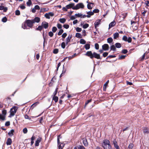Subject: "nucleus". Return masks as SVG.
I'll use <instances>...</instances> for the list:
<instances>
[{
	"instance_id": "1",
	"label": "nucleus",
	"mask_w": 149,
	"mask_h": 149,
	"mask_svg": "<svg viewBox=\"0 0 149 149\" xmlns=\"http://www.w3.org/2000/svg\"><path fill=\"white\" fill-rule=\"evenodd\" d=\"M34 24L32 19H26L22 25V28L24 29H29L32 28Z\"/></svg>"
},
{
	"instance_id": "2",
	"label": "nucleus",
	"mask_w": 149,
	"mask_h": 149,
	"mask_svg": "<svg viewBox=\"0 0 149 149\" xmlns=\"http://www.w3.org/2000/svg\"><path fill=\"white\" fill-rule=\"evenodd\" d=\"M85 55L86 56L89 57L91 59H93V58H95L97 59H101L100 55L99 54H97L95 52H94L92 53L91 51H87Z\"/></svg>"
},
{
	"instance_id": "3",
	"label": "nucleus",
	"mask_w": 149,
	"mask_h": 149,
	"mask_svg": "<svg viewBox=\"0 0 149 149\" xmlns=\"http://www.w3.org/2000/svg\"><path fill=\"white\" fill-rule=\"evenodd\" d=\"M102 145L104 149H111L112 148L110 142L107 139H104L103 141Z\"/></svg>"
},
{
	"instance_id": "4",
	"label": "nucleus",
	"mask_w": 149,
	"mask_h": 149,
	"mask_svg": "<svg viewBox=\"0 0 149 149\" xmlns=\"http://www.w3.org/2000/svg\"><path fill=\"white\" fill-rule=\"evenodd\" d=\"M60 136V135H59L57 136V144L58 148V149H63L65 146V144L63 143H61L59 139V137Z\"/></svg>"
},
{
	"instance_id": "5",
	"label": "nucleus",
	"mask_w": 149,
	"mask_h": 149,
	"mask_svg": "<svg viewBox=\"0 0 149 149\" xmlns=\"http://www.w3.org/2000/svg\"><path fill=\"white\" fill-rule=\"evenodd\" d=\"M17 107L14 106L10 110V116H14L17 112Z\"/></svg>"
},
{
	"instance_id": "6",
	"label": "nucleus",
	"mask_w": 149,
	"mask_h": 149,
	"mask_svg": "<svg viewBox=\"0 0 149 149\" xmlns=\"http://www.w3.org/2000/svg\"><path fill=\"white\" fill-rule=\"evenodd\" d=\"M84 6L82 3H79L77 4L73 8V10H78L79 8H84Z\"/></svg>"
},
{
	"instance_id": "7",
	"label": "nucleus",
	"mask_w": 149,
	"mask_h": 149,
	"mask_svg": "<svg viewBox=\"0 0 149 149\" xmlns=\"http://www.w3.org/2000/svg\"><path fill=\"white\" fill-rule=\"evenodd\" d=\"M101 20L97 19V20L95 23V28L96 29L97 31L98 30V29L97 28V27L100 24Z\"/></svg>"
},
{
	"instance_id": "8",
	"label": "nucleus",
	"mask_w": 149,
	"mask_h": 149,
	"mask_svg": "<svg viewBox=\"0 0 149 149\" xmlns=\"http://www.w3.org/2000/svg\"><path fill=\"white\" fill-rule=\"evenodd\" d=\"M41 25L42 26L43 28L46 29L48 27L49 24L48 22H46L44 21L42 22Z\"/></svg>"
},
{
	"instance_id": "9",
	"label": "nucleus",
	"mask_w": 149,
	"mask_h": 149,
	"mask_svg": "<svg viewBox=\"0 0 149 149\" xmlns=\"http://www.w3.org/2000/svg\"><path fill=\"white\" fill-rule=\"evenodd\" d=\"M102 49L104 51H108L109 48V45L108 44H105L102 45Z\"/></svg>"
},
{
	"instance_id": "10",
	"label": "nucleus",
	"mask_w": 149,
	"mask_h": 149,
	"mask_svg": "<svg viewBox=\"0 0 149 149\" xmlns=\"http://www.w3.org/2000/svg\"><path fill=\"white\" fill-rule=\"evenodd\" d=\"M75 4L74 3H72L66 6V7L68 9L71 8H72L73 10V8L74 7Z\"/></svg>"
},
{
	"instance_id": "11",
	"label": "nucleus",
	"mask_w": 149,
	"mask_h": 149,
	"mask_svg": "<svg viewBox=\"0 0 149 149\" xmlns=\"http://www.w3.org/2000/svg\"><path fill=\"white\" fill-rule=\"evenodd\" d=\"M56 79L55 77H54L52 79L51 82L49 83V86H52L55 83V81L54 80Z\"/></svg>"
},
{
	"instance_id": "12",
	"label": "nucleus",
	"mask_w": 149,
	"mask_h": 149,
	"mask_svg": "<svg viewBox=\"0 0 149 149\" xmlns=\"http://www.w3.org/2000/svg\"><path fill=\"white\" fill-rule=\"evenodd\" d=\"M72 38V35H69L68 37L65 39L66 41V45H68V43L70 41L71 39Z\"/></svg>"
},
{
	"instance_id": "13",
	"label": "nucleus",
	"mask_w": 149,
	"mask_h": 149,
	"mask_svg": "<svg viewBox=\"0 0 149 149\" xmlns=\"http://www.w3.org/2000/svg\"><path fill=\"white\" fill-rule=\"evenodd\" d=\"M42 140L41 138L39 137L36 141L35 143V145L36 146H38L39 145V143H40Z\"/></svg>"
},
{
	"instance_id": "14",
	"label": "nucleus",
	"mask_w": 149,
	"mask_h": 149,
	"mask_svg": "<svg viewBox=\"0 0 149 149\" xmlns=\"http://www.w3.org/2000/svg\"><path fill=\"white\" fill-rule=\"evenodd\" d=\"M56 94H55L54 95H52V96H53L52 97V100H54L55 102H57L58 100V97L56 96Z\"/></svg>"
},
{
	"instance_id": "15",
	"label": "nucleus",
	"mask_w": 149,
	"mask_h": 149,
	"mask_svg": "<svg viewBox=\"0 0 149 149\" xmlns=\"http://www.w3.org/2000/svg\"><path fill=\"white\" fill-rule=\"evenodd\" d=\"M84 145L85 146H87L88 145V143L87 142V139L85 138H83L82 139Z\"/></svg>"
},
{
	"instance_id": "16",
	"label": "nucleus",
	"mask_w": 149,
	"mask_h": 149,
	"mask_svg": "<svg viewBox=\"0 0 149 149\" xmlns=\"http://www.w3.org/2000/svg\"><path fill=\"white\" fill-rule=\"evenodd\" d=\"M116 24V22L114 20L111 22L109 25V29H110L114 26Z\"/></svg>"
},
{
	"instance_id": "17",
	"label": "nucleus",
	"mask_w": 149,
	"mask_h": 149,
	"mask_svg": "<svg viewBox=\"0 0 149 149\" xmlns=\"http://www.w3.org/2000/svg\"><path fill=\"white\" fill-rule=\"evenodd\" d=\"M32 19L34 22V24L35 22L38 23L40 21V18L38 17H36L34 19Z\"/></svg>"
},
{
	"instance_id": "18",
	"label": "nucleus",
	"mask_w": 149,
	"mask_h": 149,
	"mask_svg": "<svg viewBox=\"0 0 149 149\" xmlns=\"http://www.w3.org/2000/svg\"><path fill=\"white\" fill-rule=\"evenodd\" d=\"M113 144L114 147L116 149L117 148H119V146L118 145L117 142L116 141L114 140L113 142Z\"/></svg>"
},
{
	"instance_id": "19",
	"label": "nucleus",
	"mask_w": 149,
	"mask_h": 149,
	"mask_svg": "<svg viewBox=\"0 0 149 149\" xmlns=\"http://www.w3.org/2000/svg\"><path fill=\"white\" fill-rule=\"evenodd\" d=\"M12 142V140L11 139L9 138L7 139L6 144L7 145H10L11 144Z\"/></svg>"
},
{
	"instance_id": "20",
	"label": "nucleus",
	"mask_w": 149,
	"mask_h": 149,
	"mask_svg": "<svg viewBox=\"0 0 149 149\" xmlns=\"http://www.w3.org/2000/svg\"><path fill=\"white\" fill-rule=\"evenodd\" d=\"M109 83V80H108L107 81H106L105 83L104 84L103 86V90L104 91H106V89L107 86L108 84Z\"/></svg>"
},
{
	"instance_id": "21",
	"label": "nucleus",
	"mask_w": 149,
	"mask_h": 149,
	"mask_svg": "<svg viewBox=\"0 0 149 149\" xmlns=\"http://www.w3.org/2000/svg\"><path fill=\"white\" fill-rule=\"evenodd\" d=\"M113 38L116 39L119 36V34L118 33H115L113 34Z\"/></svg>"
},
{
	"instance_id": "22",
	"label": "nucleus",
	"mask_w": 149,
	"mask_h": 149,
	"mask_svg": "<svg viewBox=\"0 0 149 149\" xmlns=\"http://www.w3.org/2000/svg\"><path fill=\"white\" fill-rule=\"evenodd\" d=\"M113 41V39L111 37H109L107 38V42L109 43H111Z\"/></svg>"
},
{
	"instance_id": "23",
	"label": "nucleus",
	"mask_w": 149,
	"mask_h": 149,
	"mask_svg": "<svg viewBox=\"0 0 149 149\" xmlns=\"http://www.w3.org/2000/svg\"><path fill=\"white\" fill-rule=\"evenodd\" d=\"M116 46L114 45H112L110 47L111 50L115 51L116 50Z\"/></svg>"
},
{
	"instance_id": "24",
	"label": "nucleus",
	"mask_w": 149,
	"mask_h": 149,
	"mask_svg": "<svg viewBox=\"0 0 149 149\" xmlns=\"http://www.w3.org/2000/svg\"><path fill=\"white\" fill-rule=\"evenodd\" d=\"M84 47L86 50H88L89 49L90 47V45L89 44H86L84 45Z\"/></svg>"
},
{
	"instance_id": "25",
	"label": "nucleus",
	"mask_w": 149,
	"mask_h": 149,
	"mask_svg": "<svg viewBox=\"0 0 149 149\" xmlns=\"http://www.w3.org/2000/svg\"><path fill=\"white\" fill-rule=\"evenodd\" d=\"M115 46L117 48H120L121 47V44L120 43L117 42L115 43Z\"/></svg>"
},
{
	"instance_id": "26",
	"label": "nucleus",
	"mask_w": 149,
	"mask_h": 149,
	"mask_svg": "<svg viewBox=\"0 0 149 149\" xmlns=\"http://www.w3.org/2000/svg\"><path fill=\"white\" fill-rule=\"evenodd\" d=\"M66 19L64 18H60L59 21L60 22L62 23H64L66 21Z\"/></svg>"
},
{
	"instance_id": "27",
	"label": "nucleus",
	"mask_w": 149,
	"mask_h": 149,
	"mask_svg": "<svg viewBox=\"0 0 149 149\" xmlns=\"http://www.w3.org/2000/svg\"><path fill=\"white\" fill-rule=\"evenodd\" d=\"M143 133L144 134H148L149 132L148 130V128L146 127H144L143 129Z\"/></svg>"
},
{
	"instance_id": "28",
	"label": "nucleus",
	"mask_w": 149,
	"mask_h": 149,
	"mask_svg": "<svg viewBox=\"0 0 149 149\" xmlns=\"http://www.w3.org/2000/svg\"><path fill=\"white\" fill-rule=\"evenodd\" d=\"M14 131L13 130H11L8 133V134L10 136H12L13 135V133Z\"/></svg>"
},
{
	"instance_id": "29",
	"label": "nucleus",
	"mask_w": 149,
	"mask_h": 149,
	"mask_svg": "<svg viewBox=\"0 0 149 149\" xmlns=\"http://www.w3.org/2000/svg\"><path fill=\"white\" fill-rule=\"evenodd\" d=\"M43 28L42 25H40L36 29V30L37 31H41Z\"/></svg>"
},
{
	"instance_id": "30",
	"label": "nucleus",
	"mask_w": 149,
	"mask_h": 149,
	"mask_svg": "<svg viewBox=\"0 0 149 149\" xmlns=\"http://www.w3.org/2000/svg\"><path fill=\"white\" fill-rule=\"evenodd\" d=\"M75 36L76 37L78 38H82V36H81V34L78 33H76V34Z\"/></svg>"
},
{
	"instance_id": "31",
	"label": "nucleus",
	"mask_w": 149,
	"mask_h": 149,
	"mask_svg": "<svg viewBox=\"0 0 149 149\" xmlns=\"http://www.w3.org/2000/svg\"><path fill=\"white\" fill-rule=\"evenodd\" d=\"M134 146V145L132 143H130L128 146L127 149H132Z\"/></svg>"
},
{
	"instance_id": "32",
	"label": "nucleus",
	"mask_w": 149,
	"mask_h": 149,
	"mask_svg": "<svg viewBox=\"0 0 149 149\" xmlns=\"http://www.w3.org/2000/svg\"><path fill=\"white\" fill-rule=\"evenodd\" d=\"M80 43L81 44H84L86 43V41L84 39H81L80 40Z\"/></svg>"
},
{
	"instance_id": "33",
	"label": "nucleus",
	"mask_w": 149,
	"mask_h": 149,
	"mask_svg": "<svg viewBox=\"0 0 149 149\" xmlns=\"http://www.w3.org/2000/svg\"><path fill=\"white\" fill-rule=\"evenodd\" d=\"M5 119V116L0 114V120H4Z\"/></svg>"
},
{
	"instance_id": "34",
	"label": "nucleus",
	"mask_w": 149,
	"mask_h": 149,
	"mask_svg": "<svg viewBox=\"0 0 149 149\" xmlns=\"http://www.w3.org/2000/svg\"><path fill=\"white\" fill-rule=\"evenodd\" d=\"M87 13L88 14L87 15L90 16V17H91V16L93 15H94V13L93 12L89 11L87 12Z\"/></svg>"
},
{
	"instance_id": "35",
	"label": "nucleus",
	"mask_w": 149,
	"mask_h": 149,
	"mask_svg": "<svg viewBox=\"0 0 149 149\" xmlns=\"http://www.w3.org/2000/svg\"><path fill=\"white\" fill-rule=\"evenodd\" d=\"M64 31L63 30L61 29L59 30V31L58 33V36L61 35L62 33Z\"/></svg>"
},
{
	"instance_id": "36",
	"label": "nucleus",
	"mask_w": 149,
	"mask_h": 149,
	"mask_svg": "<svg viewBox=\"0 0 149 149\" xmlns=\"http://www.w3.org/2000/svg\"><path fill=\"white\" fill-rule=\"evenodd\" d=\"M122 15L123 16V19H124L127 16V13H124Z\"/></svg>"
},
{
	"instance_id": "37",
	"label": "nucleus",
	"mask_w": 149,
	"mask_h": 149,
	"mask_svg": "<svg viewBox=\"0 0 149 149\" xmlns=\"http://www.w3.org/2000/svg\"><path fill=\"white\" fill-rule=\"evenodd\" d=\"M7 20V18L6 17H3L1 20V21L3 22H6Z\"/></svg>"
},
{
	"instance_id": "38",
	"label": "nucleus",
	"mask_w": 149,
	"mask_h": 149,
	"mask_svg": "<svg viewBox=\"0 0 149 149\" xmlns=\"http://www.w3.org/2000/svg\"><path fill=\"white\" fill-rule=\"evenodd\" d=\"M58 49H55L53 50V53L54 54H57L58 52Z\"/></svg>"
},
{
	"instance_id": "39",
	"label": "nucleus",
	"mask_w": 149,
	"mask_h": 149,
	"mask_svg": "<svg viewBox=\"0 0 149 149\" xmlns=\"http://www.w3.org/2000/svg\"><path fill=\"white\" fill-rule=\"evenodd\" d=\"M126 55H122L119 56V57L118 58V59L119 60H121V59H125V57H126Z\"/></svg>"
},
{
	"instance_id": "40",
	"label": "nucleus",
	"mask_w": 149,
	"mask_h": 149,
	"mask_svg": "<svg viewBox=\"0 0 149 149\" xmlns=\"http://www.w3.org/2000/svg\"><path fill=\"white\" fill-rule=\"evenodd\" d=\"M78 149H85V147L82 145H79L77 146Z\"/></svg>"
},
{
	"instance_id": "41",
	"label": "nucleus",
	"mask_w": 149,
	"mask_h": 149,
	"mask_svg": "<svg viewBox=\"0 0 149 149\" xmlns=\"http://www.w3.org/2000/svg\"><path fill=\"white\" fill-rule=\"evenodd\" d=\"M75 15L76 17H81V16H82V14L78 13L77 14H76Z\"/></svg>"
},
{
	"instance_id": "42",
	"label": "nucleus",
	"mask_w": 149,
	"mask_h": 149,
	"mask_svg": "<svg viewBox=\"0 0 149 149\" xmlns=\"http://www.w3.org/2000/svg\"><path fill=\"white\" fill-rule=\"evenodd\" d=\"M61 47L63 49H64L65 47V43L64 42H62L61 44Z\"/></svg>"
},
{
	"instance_id": "43",
	"label": "nucleus",
	"mask_w": 149,
	"mask_h": 149,
	"mask_svg": "<svg viewBox=\"0 0 149 149\" xmlns=\"http://www.w3.org/2000/svg\"><path fill=\"white\" fill-rule=\"evenodd\" d=\"M122 40L125 41H127V38L126 36H123Z\"/></svg>"
},
{
	"instance_id": "44",
	"label": "nucleus",
	"mask_w": 149,
	"mask_h": 149,
	"mask_svg": "<svg viewBox=\"0 0 149 149\" xmlns=\"http://www.w3.org/2000/svg\"><path fill=\"white\" fill-rule=\"evenodd\" d=\"M94 6H91V5L88 3L87 5V8L89 9H91L92 8V7Z\"/></svg>"
},
{
	"instance_id": "45",
	"label": "nucleus",
	"mask_w": 149,
	"mask_h": 149,
	"mask_svg": "<svg viewBox=\"0 0 149 149\" xmlns=\"http://www.w3.org/2000/svg\"><path fill=\"white\" fill-rule=\"evenodd\" d=\"M14 94H12L10 96L7 97L6 98V99L7 100H10L11 99V98H10V97L14 96Z\"/></svg>"
},
{
	"instance_id": "46",
	"label": "nucleus",
	"mask_w": 149,
	"mask_h": 149,
	"mask_svg": "<svg viewBox=\"0 0 149 149\" xmlns=\"http://www.w3.org/2000/svg\"><path fill=\"white\" fill-rule=\"evenodd\" d=\"M57 30V28L56 27L54 26L52 28V31L53 32L55 33Z\"/></svg>"
},
{
	"instance_id": "47",
	"label": "nucleus",
	"mask_w": 149,
	"mask_h": 149,
	"mask_svg": "<svg viewBox=\"0 0 149 149\" xmlns=\"http://www.w3.org/2000/svg\"><path fill=\"white\" fill-rule=\"evenodd\" d=\"M89 26V24H84L83 26L84 29H86Z\"/></svg>"
},
{
	"instance_id": "48",
	"label": "nucleus",
	"mask_w": 149,
	"mask_h": 149,
	"mask_svg": "<svg viewBox=\"0 0 149 149\" xmlns=\"http://www.w3.org/2000/svg\"><path fill=\"white\" fill-rule=\"evenodd\" d=\"M95 47L96 49L97 50L99 49V45L97 43H96L95 44Z\"/></svg>"
},
{
	"instance_id": "49",
	"label": "nucleus",
	"mask_w": 149,
	"mask_h": 149,
	"mask_svg": "<svg viewBox=\"0 0 149 149\" xmlns=\"http://www.w3.org/2000/svg\"><path fill=\"white\" fill-rule=\"evenodd\" d=\"M128 52V51L126 49H123L121 51V52L124 54H126Z\"/></svg>"
},
{
	"instance_id": "50",
	"label": "nucleus",
	"mask_w": 149,
	"mask_h": 149,
	"mask_svg": "<svg viewBox=\"0 0 149 149\" xmlns=\"http://www.w3.org/2000/svg\"><path fill=\"white\" fill-rule=\"evenodd\" d=\"M15 15H20V12L19 10H17L15 12Z\"/></svg>"
},
{
	"instance_id": "51",
	"label": "nucleus",
	"mask_w": 149,
	"mask_h": 149,
	"mask_svg": "<svg viewBox=\"0 0 149 149\" xmlns=\"http://www.w3.org/2000/svg\"><path fill=\"white\" fill-rule=\"evenodd\" d=\"M63 27L66 29H68L69 27V25L68 24H64Z\"/></svg>"
},
{
	"instance_id": "52",
	"label": "nucleus",
	"mask_w": 149,
	"mask_h": 149,
	"mask_svg": "<svg viewBox=\"0 0 149 149\" xmlns=\"http://www.w3.org/2000/svg\"><path fill=\"white\" fill-rule=\"evenodd\" d=\"M45 16L46 18L48 19H49L50 18V17L49 16L48 13H45Z\"/></svg>"
},
{
	"instance_id": "53",
	"label": "nucleus",
	"mask_w": 149,
	"mask_h": 149,
	"mask_svg": "<svg viewBox=\"0 0 149 149\" xmlns=\"http://www.w3.org/2000/svg\"><path fill=\"white\" fill-rule=\"evenodd\" d=\"M26 4L27 6H30L32 4V2L31 1L28 0V1L27 2Z\"/></svg>"
},
{
	"instance_id": "54",
	"label": "nucleus",
	"mask_w": 149,
	"mask_h": 149,
	"mask_svg": "<svg viewBox=\"0 0 149 149\" xmlns=\"http://www.w3.org/2000/svg\"><path fill=\"white\" fill-rule=\"evenodd\" d=\"M76 31L77 32H80L81 31L82 29L81 28H79V27H77L76 28Z\"/></svg>"
},
{
	"instance_id": "55",
	"label": "nucleus",
	"mask_w": 149,
	"mask_h": 149,
	"mask_svg": "<svg viewBox=\"0 0 149 149\" xmlns=\"http://www.w3.org/2000/svg\"><path fill=\"white\" fill-rule=\"evenodd\" d=\"M67 34L66 33H63L62 35V37L64 39L67 36Z\"/></svg>"
},
{
	"instance_id": "56",
	"label": "nucleus",
	"mask_w": 149,
	"mask_h": 149,
	"mask_svg": "<svg viewBox=\"0 0 149 149\" xmlns=\"http://www.w3.org/2000/svg\"><path fill=\"white\" fill-rule=\"evenodd\" d=\"M116 57V56L115 55H109L107 57V58H106V59H107L108 58H114V57Z\"/></svg>"
},
{
	"instance_id": "57",
	"label": "nucleus",
	"mask_w": 149,
	"mask_h": 149,
	"mask_svg": "<svg viewBox=\"0 0 149 149\" xmlns=\"http://www.w3.org/2000/svg\"><path fill=\"white\" fill-rule=\"evenodd\" d=\"M57 26L58 29H61L62 27V25L60 24H58Z\"/></svg>"
},
{
	"instance_id": "58",
	"label": "nucleus",
	"mask_w": 149,
	"mask_h": 149,
	"mask_svg": "<svg viewBox=\"0 0 149 149\" xmlns=\"http://www.w3.org/2000/svg\"><path fill=\"white\" fill-rule=\"evenodd\" d=\"M6 110H4L2 111V113L3 115V116H5L6 114Z\"/></svg>"
},
{
	"instance_id": "59",
	"label": "nucleus",
	"mask_w": 149,
	"mask_h": 149,
	"mask_svg": "<svg viewBox=\"0 0 149 149\" xmlns=\"http://www.w3.org/2000/svg\"><path fill=\"white\" fill-rule=\"evenodd\" d=\"M23 132L24 134L28 132L27 129L26 127L24 128L23 129Z\"/></svg>"
},
{
	"instance_id": "60",
	"label": "nucleus",
	"mask_w": 149,
	"mask_h": 149,
	"mask_svg": "<svg viewBox=\"0 0 149 149\" xmlns=\"http://www.w3.org/2000/svg\"><path fill=\"white\" fill-rule=\"evenodd\" d=\"M108 54V53L107 52H104L103 54V56L104 57H106L107 56Z\"/></svg>"
},
{
	"instance_id": "61",
	"label": "nucleus",
	"mask_w": 149,
	"mask_h": 149,
	"mask_svg": "<svg viewBox=\"0 0 149 149\" xmlns=\"http://www.w3.org/2000/svg\"><path fill=\"white\" fill-rule=\"evenodd\" d=\"M48 34H49V35L50 37H52L54 35V34H53V33L52 31L49 32Z\"/></svg>"
},
{
	"instance_id": "62",
	"label": "nucleus",
	"mask_w": 149,
	"mask_h": 149,
	"mask_svg": "<svg viewBox=\"0 0 149 149\" xmlns=\"http://www.w3.org/2000/svg\"><path fill=\"white\" fill-rule=\"evenodd\" d=\"M132 40V38L131 37H129L128 38H127V41L129 43H130L131 42Z\"/></svg>"
},
{
	"instance_id": "63",
	"label": "nucleus",
	"mask_w": 149,
	"mask_h": 149,
	"mask_svg": "<svg viewBox=\"0 0 149 149\" xmlns=\"http://www.w3.org/2000/svg\"><path fill=\"white\" fill-rule=\"evenodd\" d=\"M91 99H90L87 101L85 102V106H86L89 103L91 102Z\"/></svg>"
},
{
	"instance_id": "64",
	"label": "nucleus",
	"mask_w": 149,
	"mask_h": 149,
	"mask_svg": "<svg viewBox=\"0 0 149 149\" xmlns=\"http://www.w3.org/2000/svg\"><path fill=\"white\" fill-rule=\"evenodd\" d=\"M93 13H98L99 12V10L98 9H95L93 10Z\"/></svg>"
}]
</instances>
